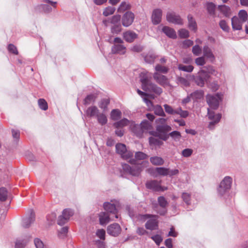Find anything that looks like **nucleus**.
Masks as SVG:
<instances>
[{"label": "nucleus", "instance_id": "obj_1", "mask_svg": "<svg viewBox=\"0 0 248 248\" xmlns=\"http://www.w3.org/2000/svg\"><path fill=\"white\" fill-rule=\"evenodd\" d=\"M140 81L143 90L146 92H151L160 95L162 93L161 88L151 82L152 75L148 72H142L140 75Z\"/></svg>", "mask_w": 248, "mask_h": 248}, {"label": "nucleus", "instance_id": "obj_2", "mask_svg": "<svg viewBox=\"0 0 248 248\" xmlns=\"http://www.w3.org/2000/svg\"><path fill=\"white\" fill-rule=\"evenodd\" d=\"M151 124L147 120L143 121L140 125L136 124L135 123L131 124V129L137 136L141 137L143 133L150 128Z\"/></svg>", "mask_w": 248, "mask_h": 248}, {"label": "nucleus", "instance_id": "obj_3", "mask_svg": "<svg viewBox=\"0 0 248 248\" xmlns=\"http://www.w3.org/2000/svg\"><path fill=\"white\" fill-rule=\"evenodd\" d=\"M208 73L203 70H201L199 72V75L195 78V81L198 86L203 87L205 82L209 77V74H213L215 72L211 66L208 67Z\"/></svg>", "mask_w": 248, "mask_h": 248}, {"label": "nucleus", "instance_id": "obj_4", "mask_svg": "<svg viewBox=\"0 0 248 248\" xmlns=\"http://www.w3.org/2000/svg\"><path fill=\"white\" fill-rule=\"evenodd\" d=\"M115 147L117 153L120 155L124 159L127 160L133 156V153L127 150L125 144L118 143Z\"/></svg>", "mask_w": 248, "mask_h": 248}, {"label": "nucleus", "instance_id": "obj_5", "mask_svg": "<svg viewBox=\"0 0 248 248\" xmlns=\"http://www.w3.org/2000/svg\"><path fill=\"white\" fill-rule=\"evenodd\" d=\"M122 167L125 172L133 176H139L142 170L141 165H135L131 167L128 164H124Z\"/></svg>", "mask_w": 248, "mask_h": 248}, {"label": "nucleus", "instance_id": "obj_6", "mask_svg": "<svg viewBox=\"0 0 248 248\" xmlns=\"http://www.w3.org/2000/svg\"><path fill=\"white\" fill-rule=\"evenodd\" d=\"M221 100V97L218 94L213 95L208 94L206 96V101L211 108L217 109L219 105V102Z\"/></svg>", "mask_w": 248, "mask_h": 248}, {"label": "nucleus", "instance_id": "obj_7", "mask_svg": "<svg viewBox=\"0 0 248 248\" xmlns=\"http://www.w3.org/2000/svg\"><path fill=\"white\" fill-rule=\"evenodd\" d=\"M156 130L159 133H162L163 134H159L158 136L162 140L166 141L169 138V135L165 134L167 132L170 131L171 130L170 126L167 124L157 125L156 126Z\"/></svg>", "mask_w": 248, "mask_h": 248}, {"label": "nucleus", "instance_id": "obj_8", "mask_svg": "<svg viewBox=\"0 0 248 248\" xmlns=\"http://www.w3.org/2000/svg\"><path fill=\"white\" fill-rule=\"evenodd\" d=\"M232 182L231 177L229 176L225 177L220 184L218 189V192L221 195L224 194L227 190L230 188Z\"/></svg>", "mask_w": 248, "mask_h": 248}, {"label": "nucleus", "instance_id": "obj_9", "mask_svg": "<svg viewBox=\"0 0 248 248\" xmlns=\"http://www.w3.org/2000/svg\"><path fill=\"white\" fill-rule=\"evenodd\" d=\"M73 214L72 210L69 209H64L62 213V215L59 216L58 218V224L60 225H63L68 221Z\"/></svg>", "mask_w": 248, "mask_h": 248}, {"label": "nucleus", "instance_id": "obj_10", "mask_svg": "<svg viewBox=\"0 0 248 248\" xmlns=\"http://www.w3.org/2000/svg\"><path fill=\"white\" fill-rule=\"evenodd\" d=\"M107 230L108 234L115 237L120 234L122 229L121 227L118 223H114L108 225Z\"/></svg>", "mask_w": 248, "mask_h": 248}, {"label": "nucleus", "instance_id": "obj_11", "mask_svg": "<svg viewBox=\"0 0 248 248\" xmlns=\"http://www.w3.org/2000/svg\"><path fill=\"white\" fill-rule=\"evenodd\" d=\"M135 18L134 14L130 11L126 12L122 18V24L124 27H128L133 22Z\"/></svg>", "mask_w": 248, "mask_h": 248}, {"label": "nucleus", "instance_id": "obj_12", "mask_svg": "<svg viewBox=\"0 0 248 248\" xmlns=\"http://www.w3.org/2000/svg\"><path fill=\"white\" fill-rule=\"evenodd\" d=\"M146 186L147 188L155 191H164L167 189V188H163L161 187V181H157L156 180H152L147 182L146 183Z\"/></svg>", "mask_w": 248, "mask_h": 248}, {"label": "nucleus", "instance_id": "obj_13", "mask_svg": "<svg viewBox=\"0 0 248 248\" xmlns=\"http://www.w3.org/2000/svg\"><path fill=\"white\" fill-rule=\"evenodd\" d=\"M153 77L156 82L163 87H166L170 84L168 78L164 75L155 73Z\"/></svg>", "mask_w": 248, "mask_h": 248}, {"label": "nucleus", "instance_id": "obj_14", "mask_svg": "<svg viewBox=\"0 0 248 248\" xmlns=\"http://www.w3.org/2000/svg\"><path fill=\"white\" fill-rule=\"evenodd\" d=\"M208 116L210 120H214L209 123V127L210 129L212 128L215 124L219 122L221 117L220 114L215 115L214 112L210 111L209 108H208Z\"/></svg>", "mask_w": 248, "mask_h": 248}, {"label": "nucleus", "instance_id": "obj_15", "mask_svg": "<svg viewBox=\"0 0 248 248\" xmlns=\"http://www.w3.org/2000/svg\"><path fill=\"white\" fill-rule=\"evenodd\" d=\"M166 18L167 21L169 22L180 25L183 24V20L180 16L173 13H168L167 15Z\"/></svg>", "mask_w": 248, "mask_h": 248}, {"label": "nucleus", "instance_id": "obj_16", "mask_svg": "<svg viewBox=\"0 0 248 248\" xmlns=\"http://www.w3.org/2000/svg\"><path fill=\"white\" fill-rule=\"evenodd\" d=\"M104 209L108 212L114 214L115 215V218H118V215L117 214V209L114 204L109 202H105L104 204Z\"/></svg>", "mask_w": 248, "mask_h": 248}, {"label": "nucleus", "instance_id": "obj_17", "mask_svg": "<svg viewBox=\"0 0 248 248\" xmlns=\"http://www.w3.org/2000/svg\"><path fill=\"white\" fill-rule=\"evenodd\" d=\"M148 155L142 152H137L135 153V158H130L129 161V163L131 164L136 165L137 160H141L146 159L148 157Z\"/></svg>", "mask_w": 248, "mask_h": 248}, {"label": "nucleus", "instance_id": "obj_18", "mask_svg": "<svg viewBox=\"0 0 248 248\" xmlns=\"http://www.w3.org/2000/svg\"><path fill=\"white\" fill-rule=\"evenodd\" d=\"M162 11L160 9H157L155 10L152 14V19L154 24L157 25L159 24L161 20Z\"/></svg>", "mask_w": 248, "mask_h": 248}, {"label": "nucleus", "instance_id": "obj_19", "mask_svg": "<svg viewBox=\"0 0 248 248\" xmlns=\"http://www.w3.org/2000/svg\"><path fill=\"white\" fill-rule=\"evenodd\" d=\"M153 218L148 220L145 223V228L150 230H154L158 228V221L155 216Z\"/></svg>", "mask_w": 248, "mask_h": 248}, {"label": "nucleus", "instance_id": "obj_20", "mask_svg": "<svg viewBox=\"0 0 248 248\" xmlns=\"http://www.w3.org/2000/svg\"><path fill=\"white\" fill-rule=\"evenodd\" d=\"M244 23L236 16H234L232 18V26L233 30H242V25Z\"/></svg>", "mask_w": 248, "mask_h": 248}, {"label": "nucleus", "instance_id": "obj_21", "mask_svg": "<svg viewBox=\"0 0 248 248\" xmlns=\"http://www.w3.org/2000/svg\"><path fill=\"white\" fill-rule=\"evenodd\" d=\"M137 34L133 31H128L123 33L124 39L127 42H132L137 37Z\"/></svg>", "mask_w": 248, "mask_h": 248}, {"label": "nucleus", "instance_id": "obj_22", "mask_svg": "<svg viewBox=\"0 0 248 248\" xmlns=\"http://www.w3.org/2000/svg\"><path fill=\"white\" fill-rule=\"evenodd\" d=\"M121 20V16L119 15L113 16L109 20H105L103 21V23L106 26L108 25V23H110L113 25L120 24Z\"/></svg>", "mask_w": 248, "mask_h": 248}, {"label": "nucleus", "instance_id": "obj_23", "mask_svg": "<svg viewBox=\"0 0 248 248\" xmlns=\"http://www.w3.org/2000/svg\"><path fill=\"white\" fill-rule=\"evenodd\" d=\"M99 223L101 225H106L109 222L110 217L108 213L101 212L99 214Z\"/></svg>", "mask_w": 248, "mask_h": 248}, {"label": "nucleus", "instance_id": "obj_24", "mask_svg": "<svg viewBox=\"0 0 248 248\" xmlns=\"http://www.w3.org/2000/svg\"><path fill=\"white\" fill-rule=\"evenodd\" d=\"M111 50L113 53L124 54L125 53L126 47L122 44H115L112 47Z\"/></svg>", "mask_w": 248, "mask_h": 248}, {"label": "nucleus", "instance_id": "obj_25", "mask_svg": "<svg viewBox=\"0 0 248 248\" xmlns=\"http://www.w3.org/2000/svg\"><path fill=\"white\" fill-rule=\"evenodd\" d=\"M132 123L134 122L132 121H130L127 119L124 118L117 122L113 124V125L116 128H123V127L126 126L127 125H130V127H131V124Z\"/></svg>", "mask_w": 248, "mask_h": 248}, {"label": "nucleus", "instance_id": "obj_26", "mask_svg": "<svg viewBox=\"0 0 248 248\" xmlns=\"http://www.w3.org/2000/svg\"><path fill=\"white\" fill-rule=\"evenodd\" d=\"M162 31L170 38L175 39L177 37L175 31L169 27H164L162 28Z\"/></svg>", "mask_w": 248, "mask_h": 248}, {"label": "nucleus", "instance_id": "obj_27", "mask_svg": "<svg viewBox=\"0 0 248 248\" xmlns=\"http://www.w3.org/2000/svg\"><path fill=\"white\" fill-rule=\"evenodd\" d=\"M203 56L204 57L209 59L211 62H213L215 59V56L213 54L211 49L207 46H204L203 48Z\"/></svg>", "mask_w": 248, "mask_h": 248}, {"label": "nucleus", "instance_id": "obj_28", "mask_svg": "<svg viewBox=\"0 0 248 248\" xmlns=\"http://www.w3.org/2000/svg\"><path fill=\"white\" fill-rule=\"evenodd\" d=\"M34 220L35 215L34 214H31L30 216L23 219L22 225L25 228H28Z\"/></svg>", "mask_w": 248, "mask_h": 248}, {"label": "nucleus", "instance_id": "obj_29", "mask_svg": "<svg viewBox=\"0 0 248 248\" xmlns=\"http://www.w3.org/2000/svg\"><path fill=\"white\" fill-rule=\"evenodd\" d=\"M187 19L189 28L195 31L197 30V23L195 19L193 18L192 16L190 15L187 16Z\"/></svg>", "mask_w": 248, "mask_h": 248}, {"label": "nucleus", "instance_id": "obj_30", "mask_svg": "<svg viewBox=\"0 0 248 248\" xmlns=\"http://www.w3.org/2000/svg\"><path fill=\"white\" fill-rule=\"evenodd\" d=\"M151 162L154 165H162L164 164V161L162 158L159 156L151 157L150 159Z\"/></svg>", "mask_w": 248, "mask_h": 248}, {"label": "nucleus", "instance_id": "obj_31", "mask_svg": "<svg viewBox=\"0 0 248 248\" xmlns=\"http://www.w3.org/2000/svg\"><path fill=\"white\" fill-rule=\"evenodd\" d=\"M218 9L225 16H229L231 15V11L230 7L225 5L219 6Z\"/></svg>", "mask_w": 248, "mask_h": 248}, {"label": "nucleus", "instance_id": "obj_32", "mask_svg": "<svg viewBox=\"0 0 248 248\" xmlns=\"http://www.w3.org/2000/svg\"><path fill=\"white\" fill-rule=\"evenodd\" d=\"M131 5L125 1L122 2L118 8L117 11L119 13H123L127 10L130 9Z\"/></svg>", "mask_w": 248, "mask_h": 248}, {"label": "nucleus", "instance_id": "obj_33", "mask_svg": "<svg viewBox=\"0 0 248 248\" xmlns=\"http://www.w3.org/2000/svg\"><path fill=\"white\" fill-rule=\"evenodd\" d=\"M242 22H245L248 19V15L245 10H241L238 14L237 16Z\"/></svg>", "mask_w": 248, "mask_h": 248}, {"label": "nucleus", "instance_id": "obj_34", "mask_svg": "<svg viewBox=\"0 0 248 248\" xmlns=\"http://www.w3.org/2000/svg\"><path fill=\"white\" fill-rule=\"evenodd\" d=\"M95 235L99 240H106V231L103 229H97L95 232Z\"/></svg>", "mask_w": 248, "mask_h": 248}, {"label": "nucleus", "instance_id": "obj_35", "mask_svg": "<svg viewBox=\"0 0 248 248\" xmlns=\"http://www.w3.org/2000/svg\"><path fill=\"white\" fill-rule=\"evenodd\" d=\"M178 68L179 70L187 72H191L194 69V67L192 65H184L182 64H179L178 65Z\"/></svg>", "mask_w": 248, "mask_h": 248}, {"label": "nucleus", "instance_id": "obj_36", "mask_svg": "<svg viewBox=\"0 0 248 248\" xmlns=\"http://www.w3.org/2000/svg\"><path fill=\"white\" fill-rule=\"evenodd\" d=\"M121 114L119 109H113L111 112V118L113 120H117L121 118Z\"/></svg>", "mask_w": 248, "mask_h": 248}, {"label": "nucleus", "instance_id": "obj_37", "mask_svg": "<svg viewBox=\"0 0 248 248\" xmlns=\"http://www.w3.org/2000/svg\"><path fill=\"white\" fill-rule=\"evenodd\" d=\"M154 112L158 116H165L166 114L164 112V110L160 105H156L154 107Z\"/></svg>", "mask_w": 248, "mask_h": 248}, {"label": "nucleus", "instance_id": "obj_38", "mask_svg": "<svg viewBox=\"0 0 248 248\" xmlns=\"http://www.w3.org/2000/svg\"><path fill=\"white\" fill-rule=\"evenodd\" d=\"M38 104L39 108L43 110H46L48 108L47 103L46 101L44 99H39L38 100Z\"/></svg>", "mask_w": 248, "mask_h": 248}, {"label": "nucleus", "instance_id": "obj_39", "mask_svg": "<svg viewBox=\"0 0 248 248\" xmlns=\"http://www.w3.org/2000/svg\"><path fill=\"white\" fill-rule=\"evenodd\" d=\"M149 143L152 145L160 146L163 144V142L160 140L155 137H150L149 138Z\"/></svg>", "mask_w": 248, "mask_h": 248}, {"label": "nucleus", "instance_id": "obj_40", "mask_svg": "<svg viewBox=\"0 0 248 248\" xmlns=\"http://www.w3.org/2000/svg\"><path fill=\"white\" fill-rule=\"evenodd\" d=\"M7 191L4 187L0 188V201L4 202L6 200L7 198Z\"/></svg>", "mask_w": 248, "mask_h": 248}, {"label": "nucleus", "instance_id": "obj_41", "mask_svg": "<svg viewBox=\"0 0 248 248\" xmlns=\"http://www.w3.org/2000/svg\"><path fill=\"white\" fill-rule=\"evenodd\" d=\"M207 10L211 15H214L216 5L212 2H208L206 4Z\"/></svg>", "mask_w": 248, "mask_h": 248}, {"label": "nucleus", "instance_id": "obj_42", "mask_svg": "<svg viewBox=\"0 0 248 248\" xmlns=\"http://www.w3.org/2000/svg\"><path fill=\"white\" fill-rule=\"evenodd\" d=\"M115 11V8L113 7L108 6L106 7L103 13V14L105 16H108L109 15H112Z\"/></svg>", "mask_w": 248, "mask_h": 248}, {"label": "nucleus", "instance_id": "obj_43", "mask_svg": "<svg viewBox=\"0 0 248 248\" xmlns=\"http://www.w3.org/2000/svg\"><path fill=\"white\" fill-rule=\"evenodd\" d=\"M169 136L171 137L174 140L176 141H179L181 138L180 132L177 131H174L170 132Z\"/></svg>", "mask_w": 248, "mask_h": 248}, {"label": "nucleus", "instance_id": "obj_44", "mask_svg": "<svg viewBox=\"0 0 248 248\" xmlns=\"http://www.w3.org/2000/svg\"><path fill=\"white\" fill-rule=\"evenodd\" d=\"M97 117L98 123L101 125H104L107 123L108 120L105 115L99 114L97 115Z\"/></svg>", "mask_w": 248, "mask_h": 248}, {"label": "nucleus", "instance_id": "obj_45", "mask_svg": "<svg viewBox=\"0 0 248 248\" xmlns=\"http://www.w3.org/2000/svg\"><path fill=\"white\" fill-rule=\"evenodd\" d=\"M156 171L157 172V173L160 175L162 176H167L168 175V169L164 168V167H160V168H156Z\"/></svg>", "mask_w": 248, "mask_h": 248}, {"label": "nucleus", "instance_id": "obj_46", "mask_svg": "<svg viewBox=\"0 0 248 248\" xmlns=\"http://www.w3.org/2000/svg\"><path fill=\"white\" fill-rule=\"evenodd\" d=\"M158 202L159 205L163 208H165L168 204L165 197L163 196H160L158 198Z\"/></svg>", "mask_w": 248, "mask_h": 248}, {"label": "nucleus", "instance_id": "obj_47", "mask_svg": "<svg viewBox=\"0 0 248 248\" xmlns=\"http://www.w3.org/2000/svg\"><path fill=\"white\" fill-rule=\"evenodd\" d=\"M182 198L183 201L187 204H190L191 195L189 193L184 192L182 194Z\"/></svg>", "mask_w": 248, "mask_h": 248}, {"label": "nucleus", "instance_id": "obj_48", "mask_svg": "<svg viewBox=\"0 0 248 248\" xmlns=\"http://www.w3.org/2000/svg\"><path fill=\"white\" fill-rule=\"evenodd\" d=\"M179 35L181 38H186L189 36V32L186 29H181L179 31Z\"/></svg>", "mask_w": 248, "mask_h": 248}, {"label": "nucleus", "instance_id": "obj_49", "mask_svg": "<svg viewBox=\"0 0 248 248\" xmlns=\"http://www.w3.org/2000/svg\"><path fill=\"white\" fill-rule=\"evenodd\" d=\"M155 70L163 73H167L168 71V68L160 64H157L155 67Z\"/></svg>", "mask_w": 248, "mask_h": 248}, {"label": "nucleus", "instance_id": "obj_50", "mask_svg": "<svg viewBox=\"0 0 248 248\" xmlns=\"http://www.w3.org/2000/svg\"><path fill=\"white\" fill-rule=\"evenodd\" d=\"M94 243L97 248H106L105 240H96Z\"/></svg>", "mask_w": 248, "mask_h": 248}, {"label": "nucleus", "instance_id": "obj_51", "mask_svg": "<svg viewBox=\"0 0 248 248\" xmlns=\"http://www.w3.org/2000/svg\"><path fill=\"white\" fill-rule=\"evenodd\" d=\"M68 232V228L67 227H64L61 228V230L58 231V236L60 238H63L66 236Z\"/></svg>", "mask_w": 248, "mask_h": 248}, {"label": "nucleus", "instance_id": "obj_52", "mask_svg": "<svg viewBox=\"0 0 248 248\" xmlns=\"http://www.w3.org/2000/svg\"><path fill=\"white\" fill-rule=\"evenodd\" d=\"M122 31V26L121 24L114 25L111 27V32L113 33L118 34Z\"/></svg>", "mask_w": 248, "mask_h": 248}, {"label": "nucleus", "instance_id": "obj_53", "mask_svg": "<svg viewBox=\"0 0 248 248\" xmlns=\"http://www.w3.org/2000/svg\"><path fill=\"white\" fill-rule=\"evenodd\" d=\"M219 26L225 31H228L230 29L226 22L224 20H222L220 21Z\"/></svg>", "mask_w": 248, "mask_h": 248}, {"label": "nucleus", "instance_id": "obj_54", "mask_svg": "<svg viewBox=\"0 0 248 248\" xmlns=\"http://www.w3.org/2000/svg\"><path fill=\"white\" fill-rule=\"evenodd\" d=\"M151 238L155 242L156 244L158 246L160 245V244L161 243L163 240L162 237L158 234H156L152 236Z\"/></svg>", "mask_w": 248, "mask_h": 248}, {"label": "nucleus", "instance_id": "obj_55", "mask_svg": "<svg viewBox=\"0 0 248 248\" xmlns=\"http://www.w3.org/2000/svg\"><path fill=\"white\" fill-rule=\"evenodd\" d=\"M164 108L166 113L169 114H174V109L170 106L168 104H165Z\"/></svg>", "mask_w": 248, "mask_h": 248}, {"label": "nucleus", "instance_id": "obj_56", "mask_svg": "<svg viewBox=\"0 0 248 248\" xmlns=\"http://www.w3.org/2000/svg\"><path fill=\"white\" fill-rule=\"evenodd\" d=\"M195 63L197 65L202 66L205 64V61L204 57H201L195 59Z\"/></svg>", "mask_w": 248, "mask_h": 248}, {"label": "nucleus", "instance_id": "obj_57", "mask_svg": "<svg viewBox=\"0 0 248 248\" xmlns=\"http://www.w3.org/2000/svg\"><path fill=\"white\" fill-rule=\"evenodd\" d=\"M192 96L197 99H201L203 96V92L202 91H197L191 94Z\"/></svg>", "mask_w": 248, "mask_h": 248}, {"label": "nucleus", "instance_id": "obj_58", "mask_svg": "<svg viewBox=\"0 0 248 248\" xmlns=\"http://www.w3.org/2000/svg\"><path fill=\"white\" fill-rule=\"evenodd\" d=\"M155 57L154 55L147 54L144 58L145 61L148 63L154 62Z\"/></svg>", "mask_w": 248, "mask_h": 248}, {"label": "nucleus", "instance_id": "obj_59", "mask_svg": "<svg viewBox=\"0 0 248 248\" xmlns=\"http://www.w3.org/2000/svg\"><path fill=\"white\" fill-rule=\"evenodd\" d=\"M201 52L202 49L198 45H195L193 47L192 52L195 55H199L201 54Z\"/></svg>", "mask_w": 248, "mask_h": 248}, {"label": "nucleus", "instance_id": "obj_60", "mask_svg": "<svg viewBox=\"0 0 248 248\" xmlns=\"http://www.w3.org/2000/svg\"><path fill=\"white\" fill-rule=\"evenodd\" d=\"M34 242L36 248H45L43 242L39 239H35Z\"/></svg>", "mask_w": 248, "mask_h": 248}, {"label": "nucleus", "instance_id": "obj_61", "mask_svg": "<svg viewBox=\"0 0 248 248\" xmlns=\"http://www.w3.org/2000/svg\"><path fill=\"white\" fill-rule=\"evenodd\" d=\"M192 152L193 150L192 149L187 148L184 149L182 151V154L184 157H187L192 155Z\"/></svg>", "mask_w": 248, "mask_h": 248}, {"label": "nucleus", "instance_id": "obj_62", "mask_svg": "<svg viewBox=\"0 0 248 248\" xmlns=\"http://www.w3.org/2000/svg\"><path fill=\"white\" fill-rule=\"evenodd\" d=\"M109 103V101L108 99H103L100 102V103L99 104V107L101 108L105 109V108H107V107Z\"/></svg>", "mask_w": 248, "mask_h": 248}, {"label": "nucleus", "instance_id": "obj_63", "mask_svg": "<svg viewBox=\"0 0 248 248\" xmlns=\"http://www.w3.org/2000/svg\"><path fill=\"white\" fill-rule=\"evenodd\" d=\"M179 82L185 86H189V82L188 80L184 78L179 77L178 79Z\"/></svg>", "mask_w": 248, "mask_h": 248}, {"label": "nucleus", "instance_id": "obj_64", "mask_svg": "<svg viewBox=\"0 0 248 248\" xmlns=\"http://www.w3.org/2000/svg\"><path fill=\"white\" fill-rule=\"evenodd\" d=\"M8 49L10 52H11L17 55L18 54V51L17 50L16 47L14 45H13L12 44H10L8 46Z\"/></svg>", "mask_w": 248, "mask_h": 248}]
</instances>
